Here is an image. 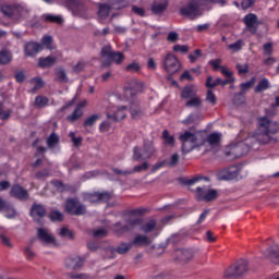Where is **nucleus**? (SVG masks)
<instances>
[{
    "mask_svg": "<svg viewBox=\"0 0 279 279\" xmlns=\"http://www.w3.org/2000/svg\"><path fill=\"white\" fill-rule=\"evenodd\" d=\"M59 236H61V239H69L70 241H73V239H75V233L69 230V228L62 227L59 231Z\"/></svg>",
    "mask_w": 279,
    "mask_h": 279,
    "instance_id": "nucleus-41",
    "label": "nucleus"
},
{
    "mask_svg": "<svg viewBox=\"0 0 279 279\" xmlns=\"http://www.w3.org/2000/svg\"><path fill=\"white\" fill-rule=\"evenodd\" d=\"M65 267L68 269H80L84 267V260L80 256H71L65 259Z\"/></svg>",
    "mask_w": 279,
    "mask_h": 279,
    "instance_id": "nucleus-23",
    "label": "nucleus"
},
{
    "mask_svg": "<svg viewBox=\"0 0 279 279\" xmlns=\"http://www.w3.org/2000/svg\"><path fill=\"white\" fill-rule=\"evenodd\" d=\"M12 114V110H3V105L0 104V119H2V121H8V119H10Z\"/></svg>",
    "mask_w": 279,
    "mask_h": 279,
    "instance_id": "nucleus-58",
    "label": "nucleus"
},
{
    "mask_svg": "<svg viewBox=\"0 0 279 279\" xmlns=\"http://www.w3.org/2000/svg\"><path fill=\"white\" fill-rule=\"evenodd\" d=\"M219 141H221V137L217 133H213L207 137V143L209 145H219Z\"/></svg>",
    "mask_w": 279,
    "mask_h": 279,
    "instance_id": "nucleus-55",
    "label": "nucleus"
},
{
    "mask_svg": "<svg viewBox=\"0 0 279 279\" xmlns=\"http://www.w3.org/2000/svg\"><path fill=\"white\" fill-rule=\"evenodd\" d=\"M179 162H180V155L174 154V155L171 156L168 166L169 167H178Z\"/></svg>",
    "mask_w": 279,
    "mask_h": 279,
    "instance_id": "nucleus-61",
    "label": "nucleus"
},
{
    "mask_svg": "<svg viewBox=\"0 0 279 279\" xmlns=\"http://www.w3.org/2000/svg\"><path fill=\"white\" fill-rule=\"evenodd\" d=\"M157 222L156 220L151 219L148 222L144 223L141 227V230L145 232V234H149V232H154L156 230Z\"/></svg>",
    "mask_w": 279,
    "mask_h": 279,
    "instance_id": "nucleus-39",
    "label": "nucleus"
},
{
    "mask_svg": "<svg viewBox=\"0 0 279 279\" xmlns=\"http://www.w3.org/2000/svg\"><path fill=\"white\" fill-rule=\"evenodd\" d=\"M65 211L68 215L80 217L86 215V205L80 203L77 198H68L65 203Z\"/></svg>",
    "mask_w": 279,
    "mask_h": 279,
    "instance_id": "nucleus-11",
    "label": "nucleus"
},
{
    "mask_svg": "<svg viewBox=\"0 0 279 279\" xmlns=\"http://www.w3.org/2000/svg\"><path fill=\"white\" fill-rule=\"evenodd\" d=\"M179 39L180 37L177 32H170L167 36L168 43H178Z\"/></svg>",
    "mask_w": 279,
    "mask_h": 279,
    "instance_id": "nucleus-63",
    "label": "nucleus"
},
{
    "mask_svg": "<svg viewBox=\"0 0 279 279\" xmlns=\"http://www.w3.org/2000/svg\"><path fill=\"white\" fill-rule=\"evenodd\" d=\"M162 138L165 141V145H169L170 147H173V145H175V137L170 135L168 130H163Z\"/></svg>",
    "mask_w": 279,
    "mask_h": 279,
    "instance_id": "nucleus-44",
    "label": "nucleus"
},
{
    "mask_svg": "<svg viewBox=\"0 0 279 279\" xmlns=\"http://www.w3.org/2000/svg\"><path fill=\"white\" fill-rule=\"evenodd\" d=\"M101 119L100 114H92L88 118H86L83 122V128H93L97 121Z\"/></svg>",
    "mask_w": 279,
    "mask_h": 279,
    "instance_id": "nucleus-38",
    "label": "nucleus"
},
{
    "mask_svg": "<svg viewBox=\"0 0 279 279\" xmlns=\"http://www.w3.org/2000/svg\"><path fill=\"white\" fill-rule=\"evenodd\" d=\"M264 49V56H271L274 53V44L267 43L263 46Z\"/></svg>",
    "mask_w": 279,
    "mask_h": 279,
    "instance_id": "nucleus-60",
    "label": "nucleus"
},
{
    "mask_svg": "<svg viewBox=\"0 0 279 279\" xmlns=\"http://www.w3.org/2000/svg\"><path fill=\"white\" fill-rule=\"evenodd\" d=\"M206 3H219L220 5H226L228 2L226 0H191L185 7L180 9L181 16H187L189 19H197L202 16V5Z\"/></svg>",
    "mask_w": 279,
    "mask_h": 279,
    "instance_id": "nucleus-3",
    "label": "nucleus"
},
{
    "mask_svg": "<svg viewBox=\"0 0 279 279\" xmlns=\"http://www.w3.org/2000/svg\"><path fill=\"white\" fill-rule=\"evenodd\" d=\"M242 48H243V41L242 40H238V41H235L233 44H230L228 46V49H230L231 51H234V52L241 51Z\"/></svg>",
    "mask_w": 279,
    "mask_h": 279,
    "instance_id": "nucleus-57",
    "label": "nucleus"
},
{
    "mask_svg": "<svg viewBox=\"0 0 279 279\" xmlns=\"http://www.w3.org/2000/svg\"><path fill=\"white\" fill-rule=\"evenodd\" d=\"M29 215L35 223H38V226H44L47 208H45L43 204L34 203L31 207Z\"/></svg>",
    "mask_w": 279,
    "mask_h": 279,
    "instance_id": "nucleus-13",
    "label": "nucleus"
},
{
    "mask_svg": "<svg viewBox=\"0 0 279 279\" xmlns=\"http://www.w3.org/2000/svg\"><path fill=\"white\" fill-rule=\"evenodd\" d=\"M114 51H112V46L107 45L101 48L100 56L101 58H106L105 61H102L101 66L102 69H109L110 66V60L113 56Z\"/></svg>",
    "mask_w": 279,
    "mask_h": 279,
    "instance_id": "nucleus-21",
    "label": "nucleus"
},
{
    "mask_svg": "<svg viewBox=\"0 0 279 279\" xmlns=\"http://www.w3.org/2000/svg\"><path fill=\"white\" fill-rule=\"evenodd\" d=\"M69 138H71V143L73 144V147H82V141H84L83 136H75L74 132L69 133Z\"/></svg>",
    "mask_w": 279,
    "mask_h": 279,
    "instance_id": "nucleus-45",
    "label": "nucleus"
},
{
    "mask_svg": "<svg viewBox=\"0 0 279 279\" xmlns=\"http://www.w3.org/2000/svg\"><path fill=\"white\" fill-rule=\"evenodd\" d=\"M202 180H205L206 182L209 181L207 177H195L183 181V184L189 186V189L196 184L195 193L197 202H215V199L219 197V192L217 190L208 189L206 185H202Z\"/></svg>",
    "mask_w": 279,
    "mask_h": 279,
    "instance_id": "nucleus-2",
    "label": "nucleus"
},
{
    "mask_svg": "<svg viewBox=\"0 0 279 279\" xmlns=\"http://www.w3.org/2000/svg\"><path fill=\"white\" fill-rule=\"evenodd\" d=\"M179 141L182 143L183 154H191L193 149H197V147H202V145H204L203 143H198L197 135L191 131H185L181 134L179 136Z\"/></svg>",
    "mask_w": 279,
    "mask_h": 279,
    "instance_id": "nucleus-7",
    "label": "nucleus"
},
{
    "mask_svg": "<svg viewBox=\"0 0 279 279\" xmlns=\"http://www.w3.org/2000/svg\"><path fill=\"white\" fill-rule=\"evenodd\" d=\"M205 86L206 88H217V86H221V78L213 81V76H208Z\"/></svg>",
    "mask_w": 279,
    "mask_h": 279,
    "instance_id": "nucleus-48",
    "label": "nucleus"
},
{
    "mask_svg": "<svg viewBox=\"0 0 279 279\" xmlns=\"http://www.w3.org/2000/svg\"><path fill=\"white\" fill-rule=\"evenodd\" d=\"M43 49V45L29 41L25 45L24 52L27 58H36V56H38Z\"/></svg>",
    "mask_w": 279,
    "mask_h": 279,
    "instance_id": "nucleus-18",
    "label": "nucleus"
},
{
    "mask_svg": "<svg viewBox=\"0 0 279 279\" xmlns=\"http://www.w3.org/2000/svg\"><path fill=\"white\" fill-rule=\"evenodd\" d=\"M0 11L3 16H7V19H11L12 21H23V19L29 16V9L19 3L1 4Z\"/></svg>",
    "mask_w": 279,
    "mask_h": 279,
    "instance_id": "nucleus-4",
    "label": "nucleus"
},
{
    "mask_svg": "<svg viewBox=\"0 0 279 279\" xmlns=\"http://www.w3.org/2000/svg\"><path fill=\"white\" fill-rule=\"evenodd\" d=\"M110 10H112V7L110 4L100 3L99 4V11L98 15L100 19H108L110 16Z\"/></svg>",
    "mask_w": 279,
    "mask_h": 279,
    "instance_id": "nucleus-34",
    "label": "nucleus"
},
{
    "mask_svg": "<svg viewBox=\"0 0 279 279\" xmlns=\"http://www.w3.org/2000/svg\"><path fill=\"white\" fill-rule=\"evenodd\" d=\"M143 225V219L141 218H131L126 221V225L121 226V222H116L112 228L118 236H122L123 232H130V230H134V228H138V226Z\"/></svg>",
    "mask_w": 279,
    "mask_h": 279,
    "instance_id": "nucleus-12",
    "label": "nucleus"
},
{
    "mask_svg": "<svg viewBox=\"0 0 279 279\" xmlns=\"http://www.w3.org/2000/svg\"><path fill=\"white\" fill-rule=\"evenodd\" d=\"M185 108H202V98L197 95L190 98V100L185 102Z\"/></svg>",
    "mask_w": 279,
    "mask_h": 279,
    "instance_id": "nucleus-37",
    "label": "nucleus"
},
{
    "mask_svg": "<svg viewBox=\"0 0 279 279\" xmlns=\"http://www.w3.org/2000/svg\"><path fill=\"white\" fill-rule=\"evenodd\" d=\"M60 143V136L56 133H51L49 137L47 138V145L48 147H56Z\"/></svg>",
    "mask_w": 279,
    "mask_h": 279,
    "instance_id": "nucleus-50",
    "label": "nucleus"
},
{
    "mask_svg": "<svg viewBox=\"0 0 279 279\" xmlns=\"http://www.w3.org/2000/svg\"><path fill=\"white\" fill-rule=\"evenodd\" d=\"M149 169V163L144 161L142 165L135 166L133 169L130 170L131 175L134 173H141L143 171H147Z\"/></svg>",
    "mask_w": 279,
    "mask_h": 279,
    "instance_id": "nucleus-47",
    "label": "nucleus"
},
{
    "mask_svg": "<svg viewBox=\"0 0 279 279\" xmlns=\"http://www.w3.org/2000/svg\"><path fill=\"white\" fill-rule=\"evenodd\" d=\"M33 106L37 110H43V108H47V106H49V99L47 98V96L39 95L35 97Z\"/></svg>",
    "mask_w": 279,
    "mask_h": 279,
    "instance_id": "nucleus-30",
    "label": "nucleus"
},
{
    "mask_svg": "<svg viewBox=\"0 0 279 279\" xmlns=\"http://www.w3.org/2000/svg\"><path fill=\"white\" fill-rule=\"evenodd\" d=\"M156 156V146L154 141L144 140L143 148L135 146L133 148V160L141 162V160H149Z\"/></svg>",
    "mask_w": 279,
    "mask_h": 279,
    "instance_id": "nucleus-5",
    "label": "nucleus"
},
{
    "mask_svg": "<svg viewBox=\"0 0 279 279\" xmlns=\"http://www.w3.org/2000/svg\"><path fill=\"white\" fill-rule=\"evenodd\" d=\"M141 69V63L136 61H133L125 66V71H128L129 73H138Z\"/></svg>",
    "mask_w": 279,
    "mask_h": 279,
    "instance_id": "nucleus-46",
    "label": "nucleus"
},
{
    "mask_svg": "<svg viewBox=\"0 0 279 279\" xmlns=\"http://www.w3.org/2000/svg\"><path fill=\"white\" fill-rule=\"evenodd\" d=\"M37 236L43 243H56V238L50 234L49 229L47 228L37 229Z\"/></svg>",
    "mask_w": 279,
    "mask_h": 279,
    "instance_id": "nucleus-24",
    "label": "nucleus"
},
{
    "mask_svg": "<svg viewBox=\"0 0 279 279\" xmlns=\"http://www.w3.org/2000/svg\"><path fill=\"white\" fill-rule=\"evenodd\" d=\"M265 258L274 263V265H279V246L272 245L269 246L265 252H263Z\"/></svg>",
    "mask_w": 279,
    "mask_h": 279,
    "instance_id": "nucleus-19",
    "label": "nucleus"
},
{
    "mask_svg": "<svg viewBox=\"0 0 279 279\" xmlns=\"http://www.w3.org/2000/svg\"><path fill=\"white\" fill-rule=\"evenodd\" d=\"M51 184H52V186H54V189H57V191L59 193H66V191H73V186H71L69 184H64L60 180H52Z\"/></svg>",
    "mask_w": 279,
    "mask_h": 279,
    "instance_id": "nucleus-32",
    "label": "nucleus"
},
{
    "mask_svg": "<svg viewBox=\"0 0 279 279\" xmlns=\"http://www.w3.org/2000/svg\"><path fill=\"white\" fill-rule=\"evenodd\" d=\"M239 175V169L235 166H231L222 171V180H234Z\"/></svg>",
    "mask_w": 279,
    "mask_h": 279,
    "instance_id": "nucleus-31",
    "label": "nucleus"
},
{
    "mask_svg": "<svg viewBox=\"0 0 279 279\" xmlns=\"http://www.w3.org/2000/svg\"><path fill=\"white\" fill-rule=\"evenodd\" d=\"M244 24L251 34L258 32V16L254 13H250L244 16Z\"/></svg>",
    "mask_w": 279,
    "mask_h": 279,
    "instance_id": "nucleus-17",
    "label": "nucleus"
},
{
    "mask_svg": "<svg viewBox=\"0 0 279 279\" xmlns=\"http://www.w3.org/2000/svg\"><path fill=\"white\" fill-rule=\"evenodd\" d=\"M54 75V81L59 82L60 84H66V82H69V76H66V71L64 68H56Z\"/></svg>",
    "mask_w": 279,
    "mask_h": 279,
    "instance_id": "nucleus-29",
    "label": "nucleus"
},
{
    "mask_svg": "<svg viewBox=\"0 0 279 279\" xmlns=\"http://www.w3.org/2000/svg\"><path fill=\"white\" fill-rule=\"evenodd\" d=\"M84 202H89L90 204H96L97 202H110L112 199V193L109 192H95L85 193L83 195Z\"/></svg>",
    "mask_w": 279,
    "mask_h": 279,
    "instance_id": "nucleus-14",
    "label": "nucleus"
},
{
    "mask_svg": "<svg viewBox=\"0 0 279 279\" xmlns=\"http://www.w3.org/2000/svg\"><path fill=\"white\" fill-rule=\"evenodd\" d=\"M12 62V52L10 50L0 51V64L5 66Z\"/></svg>",
    "mask_w": 279,
    "mask_h": 279,
    "instance_id": "nucleus-33",
    "label": "nucleus"
},
{
    "mask_svg": "<svg viewBox=\"0 0 279 279\" xmlns=\"http://www.w3.org/2000/svg\"><path fill=\"white\" fill-rule=\"evenodd\" d=\"M57 62H58L57 57H52V56L40 57L38 59L37 66H39V69H51V66H56Z\"/></svg>",
    "mask_w": 279,
    "mask_h": 279,
    "instance_id": "nucleus-22",
    "label": "nucleus"
},
{
    "mask_svg": "<svg viewBox=\"0 0 279 279\" xmlns=\"http://www.w3.org/2000/svg\"><path fill=\"white\" fill-rule=\"evenodd\" d=\"M279 123L267 117L257 118V131L254 135L255 141L260 145H274L278 143Z\"/></svg>",
    "mask_w": 279,
    "mask_h": 279,
    "instance_id": "nucleus-1",
    "label": "nucleus"
},
{
    "mask_svg": "<svg viewBox=\"0 0 279 279\" xmlns=\"http://www.w3.org/2000/svg\"><path fill=\"white\" fill-rule=\"evenodd\" d=\"M82 117H84V110L76 107L72 114L66 117V121H70V123H75V121H77V119H82Z\"/></svg>",
    "mask_w": 279,
    "mask_h": 279,
    "instance_id": "nucleus-36",
    "label": "nucleus"
},
{
    "mask_svg": "<svg viewBox=\"0 0 279 279\" xmlns=\"http://www.w3.org/2000/svg\"><path fill=\"white\" fill-rule=\"evenodd\" d=\"M36 180H43V178H49V170L43 169L35 174Z\"/></svg>",
    "mask_w": 279,
    "mask_h": 279,
    "instance_id": "nucleus-62",
    "label": "nucleus"
},
{
    "mask_svg": "<svg viewBox=\"0 0 279 279\" xmlns=\"http://www.w3.org/2000/svg\"><path fill=\"white\" fill-rule=\"evenodd\" d=\"M197 121H199V114L192 113L182 123L183 125H192V123H197Z\"/></svg>",
    "mask_w": 279,
    "mask_h": 279,
    "instance_id": "nucleus-52",
    "label": "nucleus"
},
{
    "mask_svg": "<svg viewBox=\"0 0 279 279\" xmlns=\"http://www.w3.org/2000/svg\"><path fill=\"white\" fill-rule=\"evenodd\" d=\"M125 110H128V107L122 106L118 108L117 112L110 113L107 112V119H111V121L118 122V121H123L128 114L125 113Z\"/></svg>",
    "mask_w": 279,
    "mask_h": 279,
    "instance_id": "nucleus-26",
    "label": "nucleus"
},
{
    "mask_svg": "<svg viewBox=\"0 0 279 279\" xmlns=\"http://www.w3.org/2000/svg\"><path fill=\"white\" fill-rule=\"evenodd\" d=\"M250 271V262L247 259H239L228 267L223 274L226 279L243 278Z\"/></svg>",
    "mask_w": 279,
    "mask_h": 279,
    "instance_id": "nucleus-6",
    "label": "nucleus"
},
{
    "mask_svg": "<svg viewBox=\"0 0 279 279\" xmlns=\"http://www.w3.org/2000/svg\"><path fill=\"white\" fill-rule=\"evenodd\" d=\"M130 112H131V118L137 121V119H141L144 117L145 111H143V108H141V105L133 102L130 106Z\"/></svg>",
    "mask_w": 279,
    "mask_h": 279,
    "instance_id": "nucleus-28",
    "label": "nucleus"
},
{
    "mask_svg": "<svg viewBox=\"0 0 279 279\" xmlns=\"http://www.w3.org/2000/svg\"><path fill=\"white\" fill-rule=\"evenodd\" d=\"M108 234V230L107 229H96L94 232H93V236L94 239H104L105 236H107Z\"/></svg>",
    "mask_w": 279,
    "mask_h": 279,
    "instance_id": "nucleus-56",
    "label": "nucleus"
},
{
    "mask_svg": "<svg viewBox=\"0 0 279 279\" xmlns=\"http://www.w3.org/2000/svg\"><path fill=\"white\" fill-rule=\"evenodd\" d=\"M206 101L211 106H217V96L215 95V92H213V89L207 90Z\"/></svg>",
    "mask_w": 279,
    "mask_h": 279,
    "instance_id": "nucleus-54",
    "label": "nucleus"
},
{
    "mask_svg": "<svg viewBox=\"0 0 279 279\" xmlns=\"http://www.w3.org/2000/svg\"><path fill=\"white\" fill-rule=\"evenodd\" d=\"M110 60V66H112V62H116V64H123V60H125V56H123L122 52L114 51L111 56Z\"/></svg>",
    "mask_w": 279,
    "mask_h": 279,
    "instance_id": "nucleus-43",
    "label": "nucleus"
},
{
    "mask_svg": "<svg viewBox=\"0 0 279 279\" xmlns=\"http://www.w3.org/2000/svg\"><path fill=\"white\" fill-rule=\"evenodd\" d=\"M132 247V242H122L117 246V248L109 246L105 250V252H107L108 255H106L104 258H114L117 256L114 252L121 255L128 254V252H130Z\"/></svg>",
    "mask_w": 279,
    "mask_h": 279,
    "instance_id": "nucleus-16",
    "label": "nucleus"
},
{
    "mask_svg": "<svg viewBox=\"0 0 279 279\" xmlns=\"http://www.w3.org/2000/svg\"><path fill=\"white\" fill-rule=\"evenodd\" d=\"M148 71H156L158 69V64L154 58H149L147 61Z\"/></svg>",
    "mask_w": 279,
    "mask_h": 279,
    "instance_id": "nucleus-64",
    "label": "nucleus"
},
{
    "mask_svg": "<svg viewBox=\"0 0 279 279\" xmlns=\"http://www.w3.org/2000/svg\"><path fill=\"white\" fill-rule=\"evenodd\" d=\"M129 86L124 87L125 95H131V97H134L136 93H141L143 89V83L138 82V80L133 78L129 83Z\"/></svg>",
    "mask_w": 279,
    "mask_h": 279,
    "instance_id": "nucleus-20",
    "label": "nucleus"
},
{
    "mask_svg": "<svg viewBox=\"0 0 279 279\" xmlns=\"http://www.w3.org/2000/svg\"><path fill=\"white\" fill-rule=\"evenodd\" d=\"M51 221H64V215L58 210H51L49 214Z\"/></svg>",
    "mask_w": 279,
    "mask_h": 279,
    "instance_id": "nucleus-53",
    "label": "nucleus"
},
{
    "mask_svg": "<svg viewBox=\"0 0 279 279\" xmlns=\"http://www.w3.org/2000/svg\"><path fill=\"white\" fill-rule=\"evenodd\" d=\"M9 195L14 197V199H19L20 202H29V191L23 187L21 184H13Z\"/></svg>",
    "mask_w": 279,
    "mask_h": 279,
    "instance_id": "nucleus-15",
    "label": "nucleus"
},
{
    "mask_svg": "<svg viewBox=\"0 0 279 279\" xmlns=\"http://www.w3.org/2000/svg\"><path fill=\"white\" fill-rule=\"evenodd\" d=\"M172 51L175 53L181 52V53H187L189 52V46L186 45H174L172 48Z\"/></svg>",
    "mask_w": 279,
    "mask_h": 279,
    "instance_id": "nucleus-59",
    "label": "nucleus"
},
{
    "mask_svg": "<svg viewBox=\"0 0 279 279\" xmlns=\"http://www.w3.org/2000/svg\"><path fill=\"white\" fill-rule=\"evenodd\" d=\"M195 96H197V92H195V88H193V86H186L181 92L182 99H192Z\"/></svg>",
    "mask_w": 279,
    "mask_h": 279,
    "instance_id": "nucleus-35",
    "label": "nucleus"
},
{
    "mask_svg": "<svg viewBox=\"0 0 279 279\" xmlns=\"http://www.w3.org/2000/svg\"><path fill=\"white\" fill-rule=\"evenodd\" d=\"M161 64L168 75H175V73H180V70L182 69V62H180V59L172 52H168L163 57Z\"/></svg>",
    "mask_w": 279,
    "mask_h": 279,
    "instance_id": "nucleus-9",
    "label": "nucleus"
},
{
    "mask_svg": "<svg viewBox=\"0 0 279 279\" xmlns=\"http://www.w3.org/2000/svg\"><path fill=\"white\" fill-rule=\"evenodd\" d=\"M167 8H169V2H167V1H163V2L155 1L151 4L150 10H151L153 14L160 15V14H165V12H167Z\"/></svg>",
    "mask_w": 279,
    "mask_h": 279,
    "instance_id": "nucleus-27",
    "label": "nucleus"
},
{
    "mask_svg": "<svg viewBox=\"0 0 279 279\" xmlns=\"http://www.w3.org/2000/svg\"><path fill=\"white\" fill-rule=\"evenodd\" d=\"M254 82H256V78L252 77L248 82L242 83L240 85V88L242 92L239 95H243V93H247V90H250V88H252V86H254Z\"/></svg>",
    "mask_w": 279,
    "mask_h": 279,
    "instance_id": "nucleus-51",
    "label": "nucleus"
},
{
    "mask_svg": "<svg viewBox=\"0 0 279 279\" xmlns=\"http://www.w3.org/2000/svg\"><path fill=\"white\" fill-rule=\"evenodd\" d=\"M41 47H46V49H49L50 51H53L56 49V46H53V37L51 36H44L41 38Z\"/></svg>",
    "mask_w": 279,
    "mask_h": 279,
    "instance_id": "nucleus-42",
    "label": "nucleus"
},
{
    "mask_svg": "<svg viewBox=\"0 0 279 279\" xmlns=\"http://www.w3.org/2000/svg\"><path fill=\"white\" fill-rule=\"evenodd\" d=\"M269 88V80L263 78L255 87V93H263Z\"/></svg>",
    "mask_w": 279,
    "mask_h": 279,
    "instance_id": "nucleus-49",
    "label": "nucleus"
},
{
    "mask_svg": "<svg viewBox=\"0 0 279 279\" xmlns=\"http://www.w3.org/2000/svg\"><path fill=\"white\" fill-rule=\"evenodd\" d=\"M195 254H197L195 248H177L172 254V258L180 265H189L195 258Z\"/></svg>",
    "mask_w": 279,
    "mask_h": 279,
    "instance_id": "nucleus-10",
    "label": "nucleus"
},
{
    "mask_svg": "<svg viewBox=\"0 0 279 279\" xmlns=\"http://www.w3.org/2000/svg\"><path fill=\"white\" fill-rule=\"evenodd\" d=\"M131 244L135 247H147V245H151V240L147 235L137 234L135 235Z\"/></svg>",
    "mask_w": 279,
    "mask_h": 279,
    "instance_id": "nucleus-25",
    "label": "nucleus"
},
{
    "mask_svg": "<svg viewBox=\"0 0 279 279\" xmlns=\"http://www.w3.org/2000/svg\"><path fill=\"white\" fill-rule=\"evenodd\" d=\"M250 149H252V146L245 143L232 144L226 148L225 156L228 160H236V158H241L245 156V154H248Z\"/></svg>",
    "mask_w": 279,
    "mask_h": 279,
    "instance_id": "nucleus-8",
    "label": "nucleus"
},
{
    "mask_svg": "<svg viewBox=\"0 0 279 279\" xmlns=\"http://www.w3.org/2000/svg\"><path fill=\"white\" fill-rule=\"evenodd\" d=\"M43 19L46 23H57V25H62L63 21L60 16L58 15H52V14H44Z\"/></svg>",
    "mask_w": 279,
    "mask_h": 279,
    "instance_id": "nucleus-40",
    "label": "nucleus"
}]
</instances>
